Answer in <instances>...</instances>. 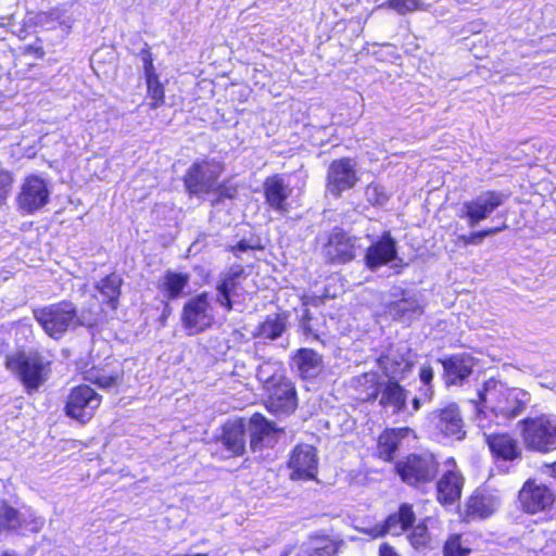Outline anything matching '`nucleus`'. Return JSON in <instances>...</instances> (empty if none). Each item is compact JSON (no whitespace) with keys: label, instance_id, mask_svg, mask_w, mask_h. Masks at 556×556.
I'll use <instances>...</instances> for the list:
<instances>
[{"label":"nucleus","instance_id":"7","mask_svg":"<svg viewBox=\"0 0 556 556\" xmlns=\"http://www.w3.org/2000/svg\"><path fill=\"white\" fill-rule=\"evenodd\" d=\"M102 403V396L92 388L80 384L73 388L65 403V414L80 424H86L94 416Z\"/></svg>","mask_w":556,"mask_h":556},{"label":"nucleus","instance_id":"21","mask_svg":"<svg viewBox=\"0 0 556 556\" xmlns=\"http://www.w3.org/2000/svg\"><path fill=\"white\" fill-rule=\"evenodd\" d=\"M326 254L332 262L345 263L355 256V245L346 235L334 232L326 245Z\"/></svg>","mask_w":556,"mask_h":556},{"label":"nucleus","instance_id":"30","mask_svg":"<svg viewBox=\"0 0 556 556\" xmlns=\"http://www.w3.org/2000/svg\"><path fill=\"white\" fill-rule=\"evenodd\" d=\"M380 404L384 407H392L394 413L404 409L406 404V395L404 389L396 382L389 381L381 390Z\"/></svg>","mask_w":556,"mask_h":556},{"label":"nucleus","instance_id":"28","mask_svg":"<svg viewBox=\"0 0 556 556\" xmlns=\"http://www.w3.org/2000/svg\"><path fill=\"white\" fill-rule=\"evenodd\" d=\"M486 442L491 451L503 459H514L519 456L520 448L510 435L508 434H490L486 435Z\"/></svg>","mask_w":556,"mask_h":556},{"label":"nucleus","instance_id":"20","mask_svg":"<svg viewBox=\"0 0 556 556\" xmlns=\"http://www.w3.org/2000/svg\"><path fill=\"white\" fill-rule=\"evenodd\" d=\"M447 384L462 383L472 371L475 361L468 354L453 355L442 362Z\"/></svg>","mask_w":556,"mask_h":556},{"label":"nucleus","instance_id":"26","mask_svg":"<svg viewBox=\"0 0 556 556\" xmlns=\"http://www.w3.org/2000/svg\"><path fill=\"white\" fill-rule=\"evenodd\" d=\"M498 506L496 496L484 493L471 495L466 504V514L477 518H486L492 515Z\"/></svg>","mask_w":556,"mask_h":556},{"label":"nucleus","instance_id":"11","mask_svg":"<svg viewBox=\"0 0 556 556\" xmlns=\"http://www.w3.org/2000/svg\"><path fill=\"white\" fill-rule=\"evenodd\" d=\"M358 181L356 162L342 157L331 162L327 173V190L336 197L352 189Z\"/></svg>","mask_w":556,"mask_h":556},{"label":"nucleus","instance_id":"13","mask_svg":"<svg viewBox=\"0 0 556 556\" xmlns=\"http://www.w3.org/2000/svg\"><path fill=\"white\" fill-rule=\"evenodd\" d=\"M222 165L216 162H201L194 164L187 173L185 184L192 193L208 192L222 174Z\"/></svg>","mask_w":556,"mask_h":556},{"label":"nucleus","instance_id":"27","mask_svg":"<svg viewBox=\"0 0 556 556\" xmlns=\"http://www.w3.org/2000/svg\"><path fill=\"white\" fill-rule=\"evenodd\" d=\"M292 361L303 378L315 377L321 370V357L311 349H300Z\"/></svg>","mask_w":556,"mask_h":556},{"label":"nucleus","instance_id":"45","mask_svg":"<svg viewBox=\"0 0 556 556\" xmlns=\"http://www.w3.org/2000/svg\"><path fill=\"white\" fill-rule=\"evenodd\" d=\"M460 240L465 244H480L482 242L481 236L478 233V231L473 232V233H471L469 236H462Z\"/></svg>","mask_w":556,"mask_h":556},{"label":"nucleus","instance_id":"35","mask_svg":"<svg viewBox=\"0 0 556 556\" xmlns=\"http://www.w3.org/2000/svg\"><path fill=\"white\" fill-rule=\"evenodd\" d=\"M23 526L21 514L5 502L0 503V533L3 531H16Z\"/></svg>","mask_w":556,"mask_h":556},{"label":"nucleus","instance_id":"47","mask_svg":"<svg viewBox=\"0 0 556 556\" xmlns=\"http://www.w3.org/2000/svg\"><path fill=\"white\" fill-rule=\"evenodd\" d=\"M504 228H505V226H503V227H495V228H489V229H485V230H482V231H478V233L481 236V240H483L485 237L495 235V233H497L498 231H501Z\"/></svg>","mask_w":556,"mask_h":556},{"label":"nucleus","instance_id":"40","mask_svg":"<svg viewBox=\"0 0 556 556\" xmlns=\"http://www.w3.org/2000/svg\"><path fill=\"white\" fill-rule=\"evenodd\" d=\"M85 379L100 388L108 389L117 383L118 375H104L96 370H89L86 372Z\"/></svg>","mask_w":556,"mask_h":556},{"label":"nucleus","instance_id":"8","mask_svg":"<svg viewBox=\"0 0 556 556\" xmlns=\"http://www.w3.org/2000/svg\"><path fill=\"white\" fill-rule=\"evenodd\" d=\"M7 367L16 374L27 390H36L46 380L47 366L38 355L17 353L7 357Z\"/></svg>","mask_w":556,"mask_h":556},{"label":"nucleus","instance_id":"23","mask_svg":"<svg viewBox=\"0 0 556 556\" xmlns=\"http://www.w3.org/2000/svg\"><path fill=\"white\" fill-rule=\"evenodd\" d=\"M189 280V274L166 270L161 277L157 288L162 295L170 301L180 296Z\"/></svg>","mask_w":556,"mask_h":556},{"label":"nucleus","instance_id":"2","mask_svg":"<svg viewBox=\"0 0 556 556\" xmlns=\"http://www.w3.org/2000/svg\"><path fill=\"white\" fill-rule=\"evenodd\" d=\"M258 379L268 392V408L275 413H290L296 407L295 389L283 375L280 363H264L257 371Z\"/></svg>","mask_w":556,"mask_h":556},{"label":"nucleus","instance_id":"12","mask_svg":"<svg viewBox=\"0 0 556 556\" xmlns=\"http://www.w3.org/2000/svg\"><path fill=\"white\" fill-rule=\"evenodd\" d=\"M505 195L496 191L481 193L473 200L466 201L462 206L460 217L468 218L469 226L485 219L494 210L504 203Z\"/></svg>","mask_w":556,"mask_h":556},{"label":"nucleus","instance_id":"36","mask_svg":"<svg viewBox=\"0 0 556 556\" xmlns=\"http://www.w3.org/2000/svg\"><path fill=\"white\" fill-rule=\"evenodd\" d=\"M337 544L329 539H320L312 544L308 551L302 552L299 556H336Z\"/></svg>","mask_w":556,"mask_h":556},{"label":"nucleus","instance_id":"52","mask_svg":"<svg viewBox=\"0 0 556 556\" xmlns=\"http://www.w3.org/2000/svg\"><path fill=\"white\" fill-rule=\"evenodd\" d=\"M237 249L239 251H245L248 249V245L244 242H240L238 243Z\"/></svg>","mask_w":556,"mask_h":556},{"label":"nucleus","instance_id":"51","mask_svg":"<svg viewBox=\"0 0 556 556\" xmlns=\"http://www.w3.org/2000/svg\"><path fill=\"white\" fill-rule=\"evenodd\" d=\"M413 406H414L415 410H418L419 407H420V400L419 399H414L413 400Z\"/></svg>","mask_w":556,"mask_h":556},{"label":"nucleus","instance_id":"39","mask_svg":"<svg viewBox=\"0 0 556 556\" xmlns=\"http://www.w3.org/2000/svg\"><path fill=\"white\" fill-rule=\"evenodd\" d=\"M469 553L470 548L463 545L462 538L458 534L451 535L443 549L444 556H467Z\"/></svg>","mask_w":556,"mask_h":556},{"label":"nucleus","instance_id":"16","mask_svg":"<svg viewBox=\"0 0 556 556\" xmlns=\"http://www.w3.org/2000/svg\"><path fill=\"white\" fill-rule=\"evenodd\" d=\"M247 276L241 265H236L229 268L220 277V282L217 285V302L225 306L227 311L232 309V298L242 295V285Z\"/></svg>","mask_w":556,"mask_h":556},{"label":"nucleus","instance_id":"50","mask_svg":"<svg viewBox=\"0 0 556 556\" xmlns=\"http://www.w3.org/2000/svg\"><path fill=\"white\" fill-rule=\"evenodd\" d=\"M99 56H100V53L98 52V53H96V54L93 55V58L91 59L92 66H93V68H94V72H96V73H98V70H97V67H96V64H97V63H99Z\"/></svg>","mask_w":556,"mask_h":556},{"label":"nucleus","instance_id":"18","mask_svg":"<svg viewBox=\"0 0 556 556\" xmlns=\"http://www.w3.org/2000/svg\"><path fill=\"white\" fill-rule=\"evenodd\" d=\"M263 189L266 203L270 208L280 214L289 212L288 199L292 193V188L279 175L267 177Z\"/></svg>","mask_w":556,"mask_h":556},{"label":"nucleus","instance_id":"25","mask_svg":"<svg viewBox=\"0 0 556 556\" xmlns=\"http://www.w3.org/2000/svg\"><path fill=\"white\" fill-rule=\"evenodd\" d=\"M220 441L232 456L242 455L245 451V432L242 422L226 424Z\"/></svg>","mask_w":556,"mask_h":556},{"label":"nucleus","instance_id":"43","mask_svg":"<svg viewBox=\"0 0 556 556\" xmlns=\"http://www.w3.org/2000/svg\"><path fill=\"white\" fill-rule=\"evenodd\" d=\"M366 198L369 202L374 204L382 205L388 200L387 194L383 191V188L379 185H369L366 188Z\"/></svg>","mask_w":556,"mask_h":556},{"label":"nucleus","instance_id":"29","mask_svg":"<svg viewBox=\"0 0 556 556\" xmlns=\"http://www.w3.org/2000/svg\"><path fill=\"white\" fill-rule=\"evenodd\" d=\"M407 428L392 429L384 431L378 441V455L386 462L393 458L395 451L399 447L401 439L408 432Z\"/></svg>","mask_w":556,"mask_h":556},{"label":"nucleus","instance_id":"48","mask_svg":"<svg viewBox=\"0 0 556 556\" xmlns=\"http://www.w3.org/2000/svg\"><path fill=\"white\" fill-rule=\"evenodd\" d=\"M544 472L552 477H556V462L549 465H544Z\"/></svg>","mask_w":556,"mask_h":556},{"label":"nucleus","instance_id":"33","mask_svg":"<svg viewBox=\"0 0 556 556\" xmlns=\"http://www.w3.org/2000/svg\"><path fill=\"white\" fill-rule=\"evenodd\" d=\"M379 366L384 371L386 376L391 379H401L405 372L410 370L412 363L403 357L397 359L391 355H383L379 359Z\"/></svg>","mask_w":556,"mask_h":556},{"label":"nucleus","instance_id":"3","mask_svg":"<svg viewBox=\"0 0 556 556\" xmlns=\"http://www.w3.org/2000/svg\"><path fill=\"white\" fill-rule=\"evenodd\" d=\"M480 400L496 416L510 419L526 408L530 396L521 389L509 388L501 381L490 379L480 392Z\"/></svg>","mask_w":556,"mask_h":556},{"label":"nucleus","instance_id":"34","mask_svg":"<svg viewBox=\"0 0 556 556\" xmlns=\"http://www.w3.org/2000/svg\"><path fill=\"white\" fill-rule=\"evenodd\" d=\"M430 4L422 0H387L378 9H390L400 15H406L416 11H428Z\"/></svg>","mask_w":556,"mask_h":556},{"label":"nucleus","instance_id":"10","mask_svg":"<svg viewBox=\"0 0 556 556\" xmlns=\"http://www.w3.org/2000/svg\"><path fill=\"white\" fill-rule=\"evenodd\" d=\"M427 420L430 428L445 437L462 440L466 434L464 420L455 403L432 410Z\"/></svg>","mask_w":556,"mask_h":556},{"label":"nucleus","instance_id":"17","mask_svg":"<svg viewBox=\"0 0 556 556\" xmlns=\"http://www.w3.org/2000/svg\"><path fill=\"white\" fill-rule=\"evenodd\" d=\"M415 519L412 507L403 504L397 514L390 515L382 525H375L371 528L363 529V532L376 539L386 533L399 535L407 529Z\"/></svg>","mask_w":556,"mask_h":556},{"label":"nucleus","instance_id":"32","mask_svg":"<svg viewBox=\"0 0 556 556\" xmlns=\"http://www.w3.org/2000/svg\"><path fill=\"white\" fill-rule=\"evenodd\" d=\"M422 313V306L414 299H402L390 308V314L402 321H410Z\"/></svg>","mask_w":556,"mask_h":556},{"label":"nucleus","instance_id":"38","mask_svg":"<svg viewBox=\"0 0 556 556\" xmlns=\"http://www.w3.org/2000/svg\"><path fill=\"white\" fill-rule=\"evenodd\" d=\"M285 331V323L279 316L267 318L261 326V333L268 339H277Z\"/></svg>","mask_w":556,"mask_h":556},{"label":"nucleus","instance_id":"6","mask_svg":"<svg viewBox=\"0 0 556 556\" xmlns=\"http://www.w3.org/2000/svg\"><path fill=\"white\" fill-rule=\"evenodd\" d=\"M180 320L188 336L199 334L213 325V307L206 292L189 299L184 304Z\"/></svg>","mask_w":556,"mask_h":556},{"label":"nucleus","instance_id":"37","mask_svg":"<svg viewBox=\"0 0 556 556\" xmlns=\"http://www.w3.org/2000/svg\"><path fill=\"white\" fill-rule=\"evenodd\" d=\"M251 446L255 448L256 444L262 440V435L270 433L273 426L260 414L253 415L251 418Z\"/></svg>","mask_w":556,"mask_h":556},{"label":"nucleus","instance_id":"1","mask_svg":"<svg viewBox=\"0 0 556 556\" xmlns=\"http://www.w3.org/2000/svg\"><path fill=\"white\" fill-rule=\"evenodd\" d=\"M34 318L54 339L62 338L72 327H92L98 321L96 313L81 312L78 316L74 304L65 301L34 309Z\"/></svg>","mask_w":556,"mask_h":556},{"label":"nucleus","instance_id":"42","mask_svg":"<svg viewBox=\"0 0 556 556\" xmlns=\"http://www.w3.org/2000/svg\"><path fill=\"white\" fill-rule=\"evenodd\" d=\"M14 178L11 172L0 169V203H3L11 192Z\"/></svg>","mask_w":556,"mask_h":556},{"label":"nucleus","instance_id":"19","mask_svg":"<svg viewBox=\"0 0 556 556\" xmlns=\"http://www.w3.org/2000/svg\"><path fill=\"white\" fill-rule=\"evenodd\" d=\"M396 253V241L387 231L379 241L368 248L366 253L367 265L370 268L386 265L395 258Z\"/></svg>","mask_w":556,"mask_h":556},{"label":"nucleus","instance_id":"5","mask_svg":"<svg viewBox=\"0 0 556 556\" xmlns=\"http://www.w3.org/2000/svg\"><path fill=\"white\" fill-rule=\"evenodd\" d=\"M50 195L48 181L37 174H28L18 186L15 204L22 214L31 215L49 203Z\"/></svg>","mask_w":556,"mask_h":556},{"label":"nucleus","instance_id":"31","mask_svg":"<svg viewBox=\"0 0 556 556\" xmlns=\"http://www.w3.org/2000/svg\"><path fill=\"white\" fill-rule=\"evenodd\" d=\"M122 278L116 274L108 275L97 285V289L102 294L113 309L116 308L117 300L121 293Z\"/></svg>","mask_w":556,"mask_h":556},{"label":"nucleus","instance_id":"53","mask_svg":"<svg viewBox=\"0 0 556 556\" xmlns=\"http://www.w3.org/2000/svg\"><path fill=\"white\" fill-rule=\"evenodd\" d=\"M175 556H190V555H185V554H177Z\"/></svg>","mask_w":556,"mask_h":556},{"label":"nucleus","instance_id":"9","mask_svg":"<svg viewBox=\"0 0 556 556\" xmlns=\"http://www.w3.org/2000/svg\"><path fill=\"white\" fill-rule=\"evenodd\" d=\"M396 471L408 484L427 483L437 476L438 463L431 454L409 455L405 460L396 464Z\"/></svg>","mask_w":556,"mask_h":556},{"label":"nucleus","instance_id":"46","mask_svg":"<svg viewBox=\"0 0 556 556\" xmlns=\"http://www.w3.org/2000/svg\"><path fill=\"white\" fill-rule=\"evenodd\" d=\"M380 556H399L392 546L382 544L379 549Z\"/></svg>","mask_w":556,"mask_h":556},{"label":"nucleus","instance_id":"15","mask_svg":"<svg viewBox=\"0 0 556 556\" xmlns=\"http://www.w3.org/2000/svg\"><path fill=\"white\" fill-rule=\"evenodd\" d=\"M519 500L526 513L536 514L553 506L555 494L546 485L528 480L519 492Z\"/></svg>","mask_w":556,"mask_h":556},{"label":"nucleus","instance_id":"4","mask_svg":"<svg viewBox=\"0 0 556 556\" xmlns=\"http://www.w3.org/2000/svg\"><path fill=\"white\" fill-rule=\"evenodd\" d=\"M520 425L523 443L529 450L538 452L556 450L555 415L526 418Z\"/></svg>","mask_w":556,"mask_h":556},{"label":"nucleus","instance_id":"49","mask_svg":"<svg viewBox=\"0 0 556 556\" xmlns=\"http://www.w3.org/2000/svg\"><path fill=\"white\" fill-rule=\"evenodd\" d=\"M170 314V308L168 306V303L166 304V308L164 309L162 316H161V321L162 324L165 323L166 318L168 317V315Z\"/></svg>","mask_w":556,"mask_h":556},{"label":"nucleus","instance_id":"44","mask_svg":"<svg viewBox=\"0 0 556 556\" xmlns=\"http://www.w3.org/2000/svg\"><path fill=\"white\" fill-rule=\"evenodd\" d=\"M419 377H420V380L424 383L429 384L430 381L433 378V370H432V368L430 366H422L420 368Z\"/></svg>","mask_w":556,"mask_h":556},{"label":"nucleus","instance_id":"22","mask_svg":"<svg viewBox=\"0 0 556 556\" xmlns=\"http://www.w3.org/2000/svg\"><path fill=\"white\" fill-rule=\"evenodd\" d=\"M463 489L462 476L448 470L438 482V500L444 505L453 504L460 497Z\"/></svg>","mask_w":556,"mask_h":556},{"label":"nucleus","instance_id":"24","mask_svg":"<svg viewBox=\"0 0 556 556\" xmlns=\"http://www.w3.org/2000/svg\"><path fill=\"white\" fill-rule=\"evenodd\" d=\"M143 71L148 86V97L152 100L150 102L151 109H156L164 103L165 91L164 87L159 79V75L155 73L153 61L150 54H146L142 58Z\"/></svg>","mask_w":556,"mask_h":556},{"label":"nucleus","instance_id":"41","mask_svg":"<svg viewBox=\"0 0 556 556\" xmlns=\"http://www.w3.org/2000/svg\"><path fill=\"white\" fill-rule=\"evenodd\" d=\"M410 544L418 548L421 546H425L429 541V533L427 526L424 523H419L412 530L410 534L408 535Z\"/></svg>","mask_w":556,"mask_h":556},{"label":"nucleus","instance_id":"14","mask_svg":"<svg viewBox=\"0 0 556 556\" xmlns=\"http://www.w3.org/2000/svg\"><path fill=\"white\" fill-rule=\"evenodd\" d=\"M317 451L311 444L296 445L289 459L292 480L314 479L317 473Z\"/></svg>","mask_w":556,"mask_h":556}]
</instances>
